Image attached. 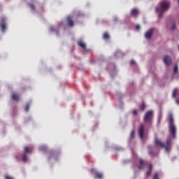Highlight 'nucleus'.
I'll list each match as a JSON object with an SVG mask.
<instances>
[{"mask_svg": "<svg viewBox=\"0 0 179 179\" xmlns=\"http://www.w3.org/2000/svg\"><path fill=\"white\" fill-rule=\"evenodd\" d=\"M169 124V135L173 139H176V134H177V127L174 124V116L173 113H169L168 115Z\"/></svg>", "mask_w": 179, "mask_h": 179, "instance_id": "f257e3e1", "label": "nucleus"}, {"mask_svg": "<svg viewBox=\"0 0 179 179\" xmlns=\"http://www.w3.org/2000/svg\"><path fill=\"white\" fill-rule=\"evenodd\" d=\"M155 145L158 148H165L166 152L169 153L170 152V148H171V138L168 137L166 138V144L165 145L162 141L157 138L155 140Z\"/></svg>", "mask_w": 179, "mask_h": 179, "instance_id": "f03ea898", "label": "nucleus"}, {"mask_svg": "<svg viewBox=\"0 0 179 179\" xmlns=\"http://www.w3.org/2000/svg\"><path fill=\"white\" fill-rule=\"evenodd\" d=\"M160 8L157 7L155 8L156 12L157 13H159V17H163V13L166 12V10H169V8H170V3L166 2V1H162L160 3Z\"/></svg>", "mask_w": 179, "mask_h": 179, "instance_id": "7ed1b4c3", "label": "nucleus"}, {"mask_svg": "<svg viewBox=\"0 0 179 179\" xmlns=\"http://www.w3.org/2000/svg\"><path fill=\"white\" fill-rule=\"evenodd\" d=\"M153 120V111L149 110L144 115L143 122L145 124H152Z\"/></svg>", "mask_w": 179, "mask_h": 179, "instance_id": "20e7f679", "label": "nucleus"}, {"mask_svg": "<svg viewBox=\"0 0 179 179\" xmlns=\"http://www.w3.org/2000/svg\"><path fill=\"white\" fill-rule=\"evenodd\" d=\"M138 135L141 139H143L145 135V124H141L138 128Z\"/></svg>", "mask_w": 179, "mask_h": 179, "instance_id": "39448f33", "label": "nucleus"}, {"mask_svg": "<svg viewBox=\"0 0 179 179\" xmlns=\"http://www.w3.org/2000/svg\"><path fill=\"white\" fill-rule=\"evenodd\" d=\"M153 31H155V29L151 28L145 34V38H151L152 36H153Z\"/></svg>", "mask_w": 179, "mask_h": 179, "instance_id": "423d86ee", "label": "nucleus"}, {"mask_svg": "<svg viewBox=\"0 0 179 179\" xmlns=\"http://www.w3.org/2000/svg\"><path fill=\"white\" fill-rule=\"evenodd\" d=\"M6 20V18L3 17L1 18V24H0V27L1 29V31L4 32L5 30H6V24H5V21Z\"/></svg>", "mask_w": 179, "mask_h": 179, "instance_id": "0eeeda50", "label": "nucleus"}, {"mask_svg": "<svg viewBox=\"0 0 179 179\" xmlns=\"http://www.w3.org/2000/svg\"><path fill=\"white\" fill-rule=\"evenodd\" d=\"M164 62L167 66L171 65V57H170L169 56H165L164 58Z\"/></svg>", "mask_w": 179, "mask_h": 179, "instance_id": "6e6552de", "label": "nucleus"}, {"mask_svg": "<svg viewBox=\"0 0 179 179\" xmlns=\"http://www.w3.org/2000/svg\"><path fill=\"white\" fill-rule=\"evenodd\" d=\"M67 23L70 27H73V26H75V22H73L71 16L67 17Z\"/></svg>", "mask_w": 179, "mask_h": 179, "instance_id": "1a4fd4ad", "label": "nucleus"}, {"mask_svg": "<svg viewBox=\"0 0 179 179\" xmlns=\"http://www.w3.org/2000/svg\"><path fill=\"white\" fill-rule=\"evenodd\" d=\"M148 154L150 155V156H157V153L153 152V150H152L151 145H148Z\"/></svg>", "mask_w": 179, "mask_h": 179, "instance_id": "9d476101", "label": "nucleus"}, {"mask_svg": "<svg viewBox=\"0 0 179 179\" xmlns=\"http://www.w3.org/2000/svg\"><path fill=\"white\" fill-rule=\"evenodd\" d=\"M138 13H139V10L138 9H136V8H134L131 11V15L134 17L138 16Z\"/></svg>", "mask_w": 179, "mask_h": 179, "instance_id": "9b49d317", "label": "nucleus"}, {"mask_svg": "<svg viewBox=\"0 0 179 179\" xmlns=\"http://www.w3.org/2000/svg\"><path fill=\"white\" fill-rule=\"evenodd\" d=\"M152 169H153V166L151 164H150L148 165V170L146 172L147 177H150V174H152Z\"/></svg>", "mask_w": 179, "mask_h": 179, "instance_id": "f8f14e48", "label": "nucleus"}, {"mask_svg": "<svg viewBox=\"0 0 179 179\" xmlns=\"http://www.w3.org/2000/svg\"><path fill=\"white\" fill-rule=\"evenodd\" d=\"M78 45H79V47L83 48V50H84V51H87V49H86V44H85V43H83V41H79L78 43Z\"/></svg>", "mask_w": 179, "mask_h": 179, "instance_id": "ddd939ff", "label": "nucleus"}, {"mask_svg": "<svg viewBox=\"0 0 179 179\" xmlns=\"http://www.w3.org/2000/svg\"><path fill=\"white\" fill-rule=\"evenodd\" d=\"M24 150L25 153H31L33 152V147H24Z\"/></svg>", "mask_w": 179, "mask_h": 179, "instance_id": "4468645a", "label": "nucleus"}, {"mask_svg": "<svg viewBox=\"0 0 179 179\" xmlns=\"http://www.w3.org/2000/svg\"><path fill=\"white\" fill-rule=\"evenodd\" d=\"M12 99L14 100V101H19V95L16 93L12 94Z\"/></svg>", "mask_w": 179, "mask_h": 179, "instance_id": "2eb2a0df", "label": "nucleus"}, {"mask_svg": "<svg viewBox=\"0 0 179 179\" xmlns=\"http://www.w3.org/2000/svg\"><path fill=\"white\" fill-rule=\"evenodd\" d=\"M143 159H139V164H138V169L139 170H142V169H143Z\"/></svg>", "mask_w": 179, "mask_h": 179, "instance_id": "dca6fc26", "label": "nucleus"}, {"mask_svg": "<svg viewBox=\"0 0 179 179\" xmlns=\"http://www.w3.org/2000/svg\"><path fill=\"white\" fill-rule=\"evenodd\" d=\"M95 178H99V179L103 178V173H95Z\"/></svg>", "mask_w": 179, "mask_h": 179, "instance_id": "f3484780", "label": "nucleus"}, {"mask_svg": "<svg viewBox=\"0 0 179 179\" xmlns=\"http://www.w3.org/2000/svg\"><path fill=\"white\" fill-rule=\"evenodd\" d=\"M28 6L31 9V10H36V6L33 3H29Z\"/></svg>", "mask_w": 179, "mask_h": 179, "instance_id": "a211bd4d", "label": "nucleus"}, {"mask_svg": "<svg viewBox=\"0 0 179 179\" xmlns=\"http://www.w3.org/2000/svg\"><path fill=\"white\" fill-rule=\"evenodd\" d=\"M103 37L104 40H108V38H110V35L108 34V33L106 32L103 34Z\"/></svg>", "mask_w": 179, "mask_h": 179, "instance_id": "6ab92c4d", "label": "nucleus"}, {"mask_svg": "<svg viewBox=\"0 0 179 179\" xmlns=\"http://www.w3.org/2000/svg\"><path fill=\"white\" fill-rule=\"evenodd\" d=\"M178 92V89L176 88L173 92V97L176 98L177 96Z\"/></svg>", "mask_w": 179, "mask_h": 179, "instance_id": "aec40b11", "label": "nucleus"}, {"mask_svg": "<svg viewBox=\"0 0 179 179\" xmlns=\"http://www.w3.org/2000/svg\"><path fill=\"white\" fill-rule=\"evenodd\" d=\"M22 160H23V162H27V154H26V153L23 154Z\"/></svg>", "mask_w": 179, "mask_h": 179, "instance_id": "412c9836", "label": "nucleus"}, {"mask_svg": "<svg viewBox=\"0 0 179 179\" xmlns=\"http://www.w3.org/2000/svg\"><path fill=\"white\" fill-rule=\"evenodd\" d=\"M145 108H146V105L145 103H142L140 106V109L141 110V111H143Z\"/></svg>", "mask_w": 179, "mask_h": 179, "instance_id": "4be33fe9", "label": "nucleus"}, {"mask_svg": "<svg viewBox=\"0 0 179 179\" xmlns=\"http://www.w3.org/2000/svg\"><path fill=\"white\" fill-rule=\"evenodd\" d=\"M178 72V66L176 65L174 66L173 73H177Z\"/></svg>", "mask_w": 179, "mask_h": 179, "instance_id": "5701e85b", "label": "nucleus"}, {"mask_svg": "<svg viewBox=\"0 0 179 179\" xmlns=\"http://www.w3.org/2000/svg\"><path fill=\"white\" fill-rule=\"evenodd\" d=\"M153 179H159V173L157 172L155 173Z\"/></svg>", "mask_w": 179, "mask_h": 179, "instance_id": "b1692460", "label": "nucleus"}, {"mask_svg": "<svg viewBox=\"0 0 179 179\" xmlns=\"http://www.w3.org/2000/svg\"><path fill=\"white\" fill-rule=\"evenodd\" d=\"M131 138H135V130H132L131 132Z\"/></svg>", "mask_w": 179, "mask_h": 179, "instance_id": "393cba45", "label": "nucleus"}, {"mask_svg": "<svg viewBox=\"0 0 179 179\" xmlns=\"http://www.w3.org/2000/svg\"><path fill=\"white\" fill-rule=\"evenodd\" d=\"M30 110V104H27L25 107V111H29Z\"/></svg>", "mask_w": 179, "mask_h": 179, "instance_id": "a878e982", "label": "nucleus"}, {"mask_svg": "<svg viewBox=\"0 0 179 179\" xmlns=\"http://www.w3.org/2000/svg\"><path fill=\"white\" fill-rule=\"evenodd\" d=\"M5 179H13V178H12V176H10L9 175H6L4 176Z\"/></svg>", "mask_w": 179, "mask_h": 179, "instance_id": "bb28decb", "label": "nucleus"}, {"mask_svg": "<svg viewBox=\"0 0 179 179\" xmlns=\"http://www.w3.org/2000/svg\"><path fill=\"white\" fill-rule=\"evenodd\" d=\"M136 30H138V31L141 30V25H136Z\"/></svg>", "mask_w": 179, "mask_h": 179, "instance_id": "cd10ccee", "label": "nucleus"}, {"mask_svg": "<svg viewBox=\"0 0 179 179\" xmlns=\"http://www.w3.org/2000/svg\"><path fill=\"white\" fill-rule=\"evenodd\" d=\"M50 31H55V28H54V27H50Z\"/></svg>", "mask_w": 179, "mask_h": 179, "instance_id": "c85d7f7f", "label": "nucleus"}, {"mask_svg": "<svg viewBox=\"0 0 179 179\" xmlns=\"http://www.w3.org/2000/svg\"><path fill=\"white\" fill-rule=\"evenodd\" d=\"M133 114H134V115H136L138 114V111H137L136 110H133Z\"/></svg>", "mask_w": 179, "mask_h": 179, "instance_id": "c756f323", "label": "nucleus"}, {"mask_svg": "<svg viewBox=\"0 0 179 179\" xmlns=\"http://www.w3.org/2000/svg\"><path fill=\"white\" fill-rule=\"evenodd\" d=\"M130 64H131V65H134L135 60H131Z\"/></svg>", "mask_w": 179, "mask_h": 179, "instance_id": "7c9ffc66", "label": "nucleus"}, {"mask_svg": "<svg viewBox=\"0 0 179 179\" xmlns=\"http://www.w3.org/2000/svg\"><path fill=\"white\" fill-rule=\"evenodd\" d=\"M174 29H176V24H173V25L172 26V30H174Z\"/></svg>", "mask_w": 179, "mask_h": 179, "instance_id": "2f4dec72", "label": "nucleus"}, {"mask_svg": "<svg viewBox=\"0 0 179 179\" xmlns=\"http://www.w3.org/2000/svg\"><path fill=\"white\" fill-rule=\"evenodd\" d=\"M176 103H177V104H179V99L176 100Z\"/></svg>", "mask_w": 179, "mask_h": 179, "instance_id": "473e14b6", "label": "nucleus"}, {"mask_svg": "<svg viewBox=\"0 0 179 179\" xmlns=\"http://www.w3.org/2000/svg\"><path fill=\"white\" fill-rule=\"evenodd\" d=\"M43 150V151H44V150Z\"/></svg>", "mask_w": 179, "mask_h": 179, "instance_id": "72a5a7b5", "label": "nucleus"}, {"mask_svg": "<svg viewBox=\"0 0 179 179\" xmlns=\"http://www.w3.org/2000/svg\"><path fill=\"white\" fill-rule=\"evenodd\" d=\"M178 3H179V0H178Z\"/></svg>", "mask_w": 179, "mask_h": 179, "instance_id": "f704fd0d", "label": "nucleus"}]
</instances>
